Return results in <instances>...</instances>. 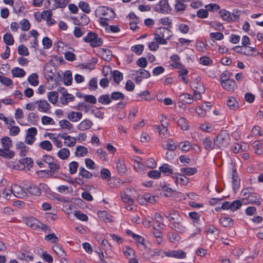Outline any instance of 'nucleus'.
Wrapping results in <instances>:
<instances>
[{
    "label": "nucleus",
    "mask_w": 263,
    "mask_h": 263,
    "mask_svg": "<svg viewBox=\"0 0 263 263\" xmlns=\"http://www.w3.org/2000/svg\"><path fill=\"white\" fill-rule=\"evenodd\" d=\"M122 201L128 205L126 206V209L128 211H132L133 210L134 200L128 195L123 193L121 195Z\"/></svg>",
    "instance_id": "nucleus-20"
},
{
    "label": "nucleus",
    "mask_w": 263,
    "mask_h": 263,
    "mask_svg": "<svg viewBox=\"0 0 263 263\" xmlns=\"http://www.w3.org/2000/svg\"><path fill=\"white\" fill-rule=\"evenodd\" d=\"M21 29L22 31H27L30 29L31 25L29 21L27 19H23L20 22Z\"/></svg>",
    "instance_id": "nucleus-47"
},
{
    "label": "nucleus",
    "mask_w": 263,
    "mask_h": 263,
    "mask_svg": "<svg viewBox=\"0 0 263 263\" xmlns=\"http://www.w3.org/2000/svg\"><path fill=\"white\" fill-rule=\"evenodd\" d=\"M37 109L39 112L49 114L50 112L51 105L46 100L42 99L36 100Z\"/></svg>",
    "instance_id": "nucleus-9"
},
{
    "label": "nucleus",
    "mask_w": 263,
    "mask_h": 263,
    "mask_svg": "<svg viewBox=\"0 0 263 263\" xmlns=\"http://www.w3.org/2000/svg\"><path fill=\"white\" fill-rule=\"evenodd\" d=\"M179 98L180 101L189 104H192L193 102V99L192 96L187 93L180 95L179 96Z\"/></svg>",
    "instance_id": "nucleus-38"
},
{
    "label": "nucleus",
    "mask_w": 263,
    "mask_h": 263,
    "mask_svg": "<svg viewBox=\"0 0 263 263\" xmlns=\"http://www.w3.org/2000/svg\"><path fill=\"white\" fill-rule=\"evenodd\" d=\"M79 164L76 161H72L69 164V171L70 174H75L78 170Z\"/></svg>",
    "instance_id": "nucleus-62"
},
{
    "label": "nucleus",
    "mask_w": 263,
    "mask_h": 263,
    "mask_svg": "<svg viewBox=\"0 0 263 263\" xmlns=\"http://www.w3.org/2000/svg\"><path fill=\"white\" fill-rule=\"evenodd\" d=\"M70 151L67 148H61L57 153V156L61 160H67L70 156Z\"/></svg>",
    "instance_id": "nucleus-25"
},
{
    "label": "nucleus",
    "mask_w": 263,
    "mask_h": 263,
    "mask_svg": "<svg viewBox=\"0 0 263 263\" xmlns=\"http://www.w3.org/2000/svg\"><path fill=\"white\" fill-rule=\"evenodd\" d=\"M26 190L31 195L40 196L41 194V188L33 184H30L26 187Z\"/></svg>",
    "instance_id": "nucleus-23"
},
{
    "label": "nucleus",
    "mask_w": 263,
    "mask_h": 263,
    "mask_svg": "<svg viewBox=\"0 0 263 263\" xmlns=\"http://www.w3.org/2000/svg\"><path fill=\"white\" fill-rule=\"evenodd\" d=\"M219 222L222 226L227 227L232 224V220L228 217H224L220 219Z\"/></svg>",
    "instance_id": "nucleus-55"
},
{
    "label": "nucleus",
    "mask_w": 263,
    "mask_h": 263,
    "mask_svg": "<svg viewBox=\"0 0 263 263\" xmlns=\"http://www.w3.org/2000/svg\"><path fill=\"white\" fill-rule=\"evenodd\" d=\"M161 146L165 149H167L170 151H174L177 148V146L175 142L171 139H168L167 141L166 145H164L163 143H161Z\"/></svg>",
    "instance_id": "nucleus-43"
},
{
    "label": "nucleus",
    "mask_w": 263,
    "mask_h": 263,
    "mask_svg": "<svg viewBox=\"0 0 263 263\" xmlns=\"http://www.w3.org/2000/svg\"><path fill=\"white\" fill-rule=\"evenodd\" d=\"M39 76L35 73H32L28 78V81L33 86H36L39 84Z\"/></svg>",
    "instance_id": "nucleus-36"
},
{
    "label": "nucleus",
    "mask_w": 263,
    "mask_h": 263,
    "mask_svg": "<svg viewBox=\"0 0 263 263\" xmlns=\"http://www.w3.org/2000/svg\"><path fill=\"white\" fill-rule=\"evenodd\" d=\"M11 73L13 77L22 78L25 76V71L20 68L15 67L11 70Z\"/></svg>",
    "instance_id": "nucleus-40"
},
{
    "label": "nucleus",
    "mask_w": 263,
    "mask_h": 263,
    "mask_svg": "<svg viewBox=\"0 0 263 263\" xmlns=\"http://www.w3.org/2000/svg\"><path fill=\"white\" fill-rule=\"evenodd\" d=\"M152 234L156 239V243L158 245L161 244L162 242L163 233L161 230L156 228L155 226H153Z\"/></svg>",
    "instance_id": "nucleus-21"
},
{
    "label": "nucleus",
    "mask_w": 263,
    "mask_h": 263,
    "mask_svg": "<svg viewBox=\"0 0 263 263\" xmlns=\"http://www.w3.org/2000/svg\"><path fill=\"white\" fill-rule=\"evenodd\" d=\"M180 171L182 173H184L187 176L193 175L197 171L195 167L181 168Z\"/></svg>",
    "instance_id": "nucleus-51"
},
{
    "label": "nucleus",
    "mask_w": 263,
    "mask_h": 263,
    "mask_svg": "<svg viewBox=\"0 0 263 263\" xmlns=\"http://www.w3.org/2000/svg\"><path fill=\"white\" fill-rule=\"evenodd\" d=\"M39 221L35 218L31 217L26 219V223L33 229H36L39 227Z\"/></svg>",
    "instance_id": "nucleus-30"
},
{
    "label": "nucleus",
    "mask_w": 263,
    "mask_h": 263,
    "mask_svg": "<svg viewBox=\"0 0 263 263\" xmlns=\"http://www.w3.org/2000/svg\"><path fill=\"white\" fill-rule=\"evenodd\" d=\"M95 13L97 17L105 18H113L115 16L112 9L106 6L98 7L96 10Z\"/></svg>",
    "instance_id": "nucleus-4"
},
{
    "label": "nucleus",
    "mask_w": 263,
    "mask_h": 263,
    "mask_svg": "<svg viewBox=\"0 0 263 263\" xmlns=\"http://www.w3.org/2000/svg\"><path fill=\"white\" fill-rule=\"evenodd\" d=\"M59 137L64 140V143L67 147H71L76 145V138L68 135L66 133L59 134Z\"/></svg>",
    "instance_id": "nucleus-12"
},
{
    "label": "nucleus",
    "mask_w": 263,
    "mask_h": 263,
    "mask_svg": "<svg viewBox=\"0 0 263 263\" xmlns=\"http://www.w3.org/2000/svg\"><path fill=\"white\" fill-rule=\"evenodd\" d=\"M127 233L131 234L132 237L136 241L137 245L139 247H145V245L144 243V238L143 237H142L140 235L135 234L129 230L127 231Z\"/></svg>",
    "instance_id": "nucleus-29"
},
{
    "label": "nucleus",
    "mask_w": 263,
    "mask_h": 263,
    "mask_svg": "<svg viewBox=\"0 0 263 263\" xmlns=\"http://www.w3.org/2000/svg\"><path fill=\"white\" fill-rule=\"evenodd\" d=\"M172 35V32L168 29L159 27L155 30L154 40L161 45H166L167 41L170 39Z\"/></svg>",
    "instance_id": "nucleus-2"
},
{
    "label": "nucleus",
    "mask_w": 263,
    "mask_h": 263,
    "mask_svg": "<svg viewBox=\"0 0 263 263\" xmlns=\"http://www.w3.org/2000/svg\"><path fill=\"white\" fill-rule=\"evenodd\" d=\"M12 193L16 197L24 198L27 196L26 192L18 185L14 184L11 186Z\"/></svg>",
    "instance_id": "nucleus-14"
},
{
    "label": "nucleus",
    "mask_w": 263,
    "mask_h": 263,
    "mask_svg": "<svg viewBox=\"0 0 263 263\" xmlns=\"http://www.w3.org/2000/svg\"><path fill=\"white\" fill-rule=\"evenodd\" d=\"M64 83L66 85H70L72 81V77L71 73L69 71H67L63 78Z\"/></svg>",
    "instance_id": "nucleus-58"
},
{
    "label": "nucleus",
    "mask_w": 263,
    "mask_h": 263,
    "mask_svg": "<svg viewBox=\"0 0 263 263\" xmlns=\"http://www.w3.org/2000/svg\"><path fill=\"white\" fill-rule=\"evenodd\" d=\"M129 18H133L135 22H129L130 28L133 31H136L138 28L137 26V23L139 21V18L134 13H129L128 14Z\"/></svg>",
    "instance_id": "nucleus-46"
},
{
    "label": "nucleus",
    "mask_w": 263,
    "mask_h": 263,
    "mask_svg": "<svg viewBox=\"0 0 263 263\" xmlns=\"http://www.w3.org/2000/svg\"><path fill=\"white\" fill-rule=\"evenodd\" d=\"M206 233L208 235L213 234L214 236H218L219 233V230L213 226H209L206 230Z\"/></svg>",
    "instance_id": "nucleus-60"
},
{
    "label": "nucleus",
    "mask_w": 263,
    "mask_h": 263,
    "mask_svg": "<svg viewBox=\"0 0 263 263\" xmlns=\"http://www.w3.org/2000/svg\"><path fill=\"white\" fill-rule=\"evenodd\" d=\"M240 197L244 204H254L259 205L262 202L261 196L257 193H253L251 188H245L242 190Z\"/></svg>",
    "instance_id": "nucleus-1"
},
{
    "label": "nucleus",
    "mask_w": 263,
    "mask_h": 263,
    "mask_svg": "<svg viewBox=\"0 0 263 263\" xmlns=\"http://www.w3.org/2000/svg\"><path fill=\"white\" fill-rule=\"evenodd\" d=\"M41 121L44 125H53L55 122L52 118L47 116H44L41 118Z\"/></svg>",
    "instance_id": "nucleus-61"
},
{
    "label": "nucleus",
    "mask_w": 263,
    "mask_h": 263,
    "mask_svg": "<svg viewBox=\"0 0 263 263\" xmlns=\"http://www.w3.org/2000/svg\"><path fill=\"white\" fill-rule=\"evenodd\" d=\"M85 33V29L83 27L76 26L74 28L73 34L76 37H80Z\"/></svg>",
    "instance_id": "nucleus-50"
},
{
    "label": "nucleus",
    "mask_w": 263,
    "mask_h": 263,
    "mask_svg": "<svg viewBox=\"0 0 263 263\" xmlns=\"http://www.w3.org/2000/svg\"><path fill=\"white\" fill-rule=\"evenodd\" d=\"M159 170L160 172L164 173L166 175L173 174L172 166L166 163L163 164L160 166Z\"/></svg>",
    "instance_id": "nucleus-34"
},
{
    "label": "nucleus",
    "mask_w": 263,
    "mask_h": 263,
    "mask_svg": "<svg viewBox=\"0 0 263 263\" xmlns=\"http://www.w3.org/2000/svg\"><path fill=\"white\" fill-rule=\"evenodd\" d=\"M227 105L228 107L232 110H235L238 108L239 104L237 102L236 100L232 97H229L227 102Z\"/></svg>",
    "instance_id": "nucleus-35"
},
{
    "label": "nucleus",
    "mask_w": 263,
    "mask_h": 263,
    "mask_svg": "<svg viewBox=\"0 0 263 263\" xmlns=\"http://www.w3.org/2000/svg\"><path fill=\"white\" fill-rule=\"evenodd\" d=\"M230 136L226 130L220 132L214 138V143L215 147L222 149L229 144Z\"/></svg>",
    "instance_id": "nucleus-3"
},
{
    "label": "nucleus",
    "mask_w": 263,
    "mask_h": 263,
    "mask_svg": "<svg viewBox=\"0 0 263 263\" xmlns=\"http://www.w3.org/2000/svg\"><path fill=\"white\" fill-rule=\"evenodd\" d=\"M162 254L167 257L183 259L186 257V253L181 250H168L166 251H162Z\"/></svg>",
    "instance_id": "nucleus-8"
},
{
    "label": "nucleus",
    "mask_w": 263,
    "mask_h": 263,
    "mask_svg": "<svg viewBox=\"0 0 263 263\" xmlns=\"http://www.w3.org/2000/svg\"><path fill=\"white\" fill-rule=\"evenodd\" d=\"M114 81L118 84L123 79V74L118 70H115L112 73Z\"/></svg>",
    "instance_id": "nucleus-63"
},
{
    "label": "nucleus",
    "mask_w": 263,
    "mask_h": 263,
    "mask_svg": "<svg viewBox=\"0 0 263 263\" xmlns=\"http://www.w3.org/2000/svg\"><path fill=\"white\" fill-rule=\"evenodd\" d=\"M84 41L90 43L92 47L100 46L103 44L102 39L96 33L90 32L83 38Z\"/></svg>",
    "instance_id": "nucleus-5"
},
{
    "label": "nucleus",
    "mask_w": 263,
    "mask_h": 263,
    "mask_svg": "<svg viewBox=\"0 0 263 263\" xmlns=\"http://www.w3.org/2000/svg\"><path fill=\"white\" fill-rule=\"evenodd\" d=\"M79 175L81 177L86 179H90L92 177V174L86 170L83 167H80L79 168Z\"/></svg>",
    "instance_id": "nucleus-45"
},
{
    "label": "nucleus",
    "mask_w": 263,
    "mask_h": 263,
    "mask_svg": "<svg viewBox=\"0 0 263 263\" xmlns=\"http://www.w3.org/2000/svg\"><path fill=\"white\" fill-rule=\"evenodd\" d=\"M49 137L55 146L58 148H62L63 143L60 139H59L60 137H59V134L57 136H55L54 134L51 133L49 134Z\"/></svg>",
    "instance_id": "nucleus-33"
},
{
    "label": "nucleus",
    "mask_w": 263,
    "mask_h": 263,
    "mask_svg": "<svg viewBox=\"0 0 263 263\" xmlns=\"http://www.w3.org/2000/svg\"><path fill=\"white\" fill-rule=\"evenodd\" d=\"M49 101L53 104H55L58 101V92L56 91H51L47 93Z\"/></svg>",
    "instance_id": "nucleus-32"
},
{
    "label": "nucleus",
    "mask_w": 263,
    "mask_h": 263,
    "mask_svg": "<svg viewBox=\"0 0 263 263\" xmlns=\"http://www.w3.org/2000/svg\"><path fill=\"white\" fill-rule=\"evenodd\" d=\"M153 10L159 13L167 14L171 12L172 8L167 0H161L154 6Z\"/></svg>",
    "instance_id": "nucleus-7"
},
{
    "label": "nucleus",
    "mask_w": 263,
    "mask_h": 263,
    "mask_svg": "<svg viewBox=\"0 0 263 263\" xmlns=\"http://www.w3.org/2000/svg\"><path fill=\"white\" fill-rule=\"evenodd\" d=\"M69 0H46L45 5L50 10H54L57 8H65Z\"/></svg>",
    "instance_id": "nucleus-6"
},
{
    "label": "nucleus",
    "mask_w": 263,
    "mask_h": 263,
    "mask_svg": "<svg viewBox=\"0 0 263 263\" xmlns=\"http://www.w3.org/2000/svg\"><path fill=\"white\" fill-rule=\"evenodd\" d=\"M79 7L84 12L89 13L91 11L90 7L88 4L83 1H81L79 3Z\"/></svg>",
    "instance_id": "nucleus-56"
},
{
    "label": "nucleus",
    "mask_w": 263,
    "mask_h": 263,
    "mask_svg": "<svg viewBox=\"0 0 263 263\" xmlns=\"http://www.w3.org/2000/svg\"><path fill=\"white\" fill-rule=\"evenodd\" d=\"M19 162L24 167H30L33 164V160L30 158H23L19 161Z\"/></svg>",
    "instance_id": "nucleus-54"
},
{
    "label": "nucleus",
    "mask_w": 263,
    "mask_h": 263,
    "mask_svg": "<svg viewBox=\"0 0 263 263\" xmlns=\"http://www.w3.org/2000/svg\"><path fill=\"white\" fill-rule=\"evenodd\" d=\"M92 125V122L89 119H87L82 121L77 125V128L80 131H84L90 129Z\"/></svg>",
    "instance_id": "nucleus-17"
},
{
    "label": "nucleus",
    "mask_w": 263,
    "mask_h": 263,
    "mask_svg": "<svg viewBox=\"0 0 263 263\" xmlns=\"http://www.w3.org/2000/svg\"><path fill=\"white\" fill-rule=\"evenodd\" d=\"M99 217L105 222H109L112 220V216L106 211H102L98 212Z\"/></svg>",
    "instance_id": "nucleus-28"
},
{
    "label": "nucleus",
    "mask_w": 263,
    "mask_h": 263,
    "mask_svg": "<svg viewBox=\"0 0 263 263\" xmlns=\"http://www.w3.org/2000/svg\"><path fill=\"white\" fill-rule=\"evenodd\" d=\"M168 123L167 122L161 123V125H156L155 128L158 130L159 135L162 139H165L170 135L167 127Z\"/></svg>",
    "instance_id": "nucleus-15"
},
{
    "label": "nucleus",
    "mask_w": 263,
    "mask_h": 263,
    "mask_svg": "<svg viewBox=\"0 0 263 263\" xmlns=\"http://www.w3.org/2000/svg\"><path fill=\"white\" fill-rule=\"evenodd\" d=\"M221 85L223 89L228 91H233L235 87V81L232 79L222 82Z\"/></svg>",
    "instance_id": "nucleus-24"
},
{
    "label": "nucleus",
    "mask_w": 263,
    "mask_h": 263,
    "mask_svg": "<svg viewBox=\"0 0 263 263\" xmlns=\"http://www.w3.org/2000/svg\"><path fill=\"white\" fill-rule=\"evenodd\" d=\"M4 42L7 45H12L14 43V39L10 33H6L3 36Z\"/></svg>",
    "instance_id": "nucleus-57"
},
{
    "label": "nucleus",
    "mask_w": 263,
    "mask_h": 263,
    "mask_svg": "<svg viewBox=\"0 0 263 263\" xmlns=\"http://www.w3.org/2000/svg\"><path fill=\"white\" fill-rule=\"evenodd\" d=\"M171 228L179 233H184L186 230V228L183 223V220L180 221L178 223L173 224V226H171Z\"/></svg>",
    "instance_id": "nucleus-26"
},
{
    "label": "nucleus",
    "mask_w": 263,
    "mask_h": 263,
    "mask_svg": "<svg viewBox=\"0 0 263 263\" xmlns=\"http://www.w3.org/2000/svg\"><path fill=\"white\" fill-rule=\"evenodd\" d=\"M156 255H161V256L164 257V255L162 254V250L155 249L149 250L143 253V257L146 260L153 261L154 260V257Z\"/></svg>",
    "instance_id": "nucleus-11"
},
{
    "label": "nucleus",
    "mask_w": 263,
    "mask_h": 263,
    "mask_svg": "<svg viewBox=\"0 0 263 263\" xmlns=\"http://www.w3.org/2000/svg\"><path fill=\"white\" fill-rule=\"evenodd\" d=\"M82 118V114L79 111H71L67 115V118L72 122H77Z\"/></svg>",
    "instance_id": "nucleus-18"
},
{
    "label": "nucleus",
    "mask_w": 263,
    "mask_h": 263,
    "mask_svg": "<svg viewBox=\"0 0 263 263\" xmlns=\"http://www.w3.org/2000/svg\"><path fill=\"white\" fill-rule=\"evenodd\" d=\"M232 183L233 190H235L239 187V179L237 176V173L235 169H233Z\"/></svg>",
    "instance_id": "nucleus-37"
},
{
    "label": "nucleus",
    "mask_w": 263,
    "mask_h": 263,
    "mask_svg": "<svg viewBox=\"0 0 263 263\" xmlns=\"http://www.w3.org/2000/svg\"><path fill=\"white\" fill-rule=\"evenodd\" d=\"M220 16L221 18L224 21H226L228 22H231L232 19L230 16V12L224 10L222 9L219 11V12Z\"/></svg>",
    "instance_id": "nucleus-48"
},
{
    "label": "nucleus",
    "mask_w": 263,
    "mask_h": 263,
    "mask_svg": "<svg viewBox=\"0 0 263 263\" xmlns=\"http://www.w3.org/2000/svg\"><path fill=\"white\" fill-rule=\"evenodd\" d=\"M164 216L170 221L171 226H173L180 221H183L182 217L176 211H173L172 213L170 212L166 213Z\"/></svg>",
    "instance_id": "nucleus-10"
},
{
    "label": "nucleus",
    "mask_w": 263,
    "mask_h": 263,
    "mask_svg": "<svg viewBox=\"0 0 263 263\" xmlns=\"http://www.w3.org/2000/svg\"><path fill=\"white\" fill-rule=\"evenodd\" d=\"M177 124L180 128L183 130H187L189 128V124L187 120L181 117L178 120Z\"/></svg>",
    "instance_id": "nucleus-53"
},
{
    "label": "nucleus",
    "mask_w": 263,
    "mask_h": 263,
    "mask_svg": "<svg viewBox=\"0 0 263 263\" xmlns=\"http://www.w3.org/2000/svg\"><path fill=\"white\" fill-rule=\"evenodd\" d=\"M191 86L194 91H198L199 92H204L205 91L203 84L201 82L200 78L198 77L194 79L191 82Z\"/></svg>",
    "instance_id": "nucleus-13"
},
{
    "label": "nucleus",
    "mask_w": 263,
    "mask_h": 263,
    "mask_svg": "<svg viewBox=\"0 0 263 263\" xmlns=\"http://www.w3.org/2000/svg\"><path fill=\"white\" fill-rule=\"evenodd\" d=\"M202 143L204 148L208 151H211L215 146L214 143H213L211 139L209 137H206L203 139Z\"/></svg>",
    "instance_id": "nucleus-41"
},
{
    "label": "nucleus",
    "mask_w": 263,
    "mask_h": 263,
    "mask_svg": "<svg viewBox=\"0 0 263 263\" xmlns=\"http://www.w3.org/2000/svg\"><path fill=\"white\" fill-rule=\"evenodd\" d=\"M74 97L71 94H69L64 91L63 92L62 96L60 97V102L63 105H66L68 102L73 101L74 100Z\"/></svg>",
    "instance_id": "nucleus-19"
},
{
    "label": "nucleus",
    "mask_w": 263,
    "mask_h": 263,
    "mask_svg": "<svg viewBox=\"0 0 263 263\" xmlns=\"http://www.w3.org/2000/svg\"><path fill=\"white\" fill-rule=\"evenodd\" d=\"M154 218L156 222L157 223V227L160 229H164L165 225L163 223V218L158 213H156L154 215Z\"/></svg>",
    "instance_id": "nucleus-39"
},
{
    "label": "nucleus",
    "mask_w": 263,
    "mask_h": 263,
    "mask_svg": "<svg viewBox=\"0 0 263 263\" xmlns=\"http://www.w3.org/2000/svg\"><path fill=\"white\" fill-rule=\"evenodd\" d=\"M14 155L12 151H9L8 148L0 149V156L6 158H11Z\"/></svg>",
    "instance_id": "nucleus-42"
},
{
    "label": "nucleus",
    "mask_w": 263,
    "mask_h": 263,
    "mask_svg": "<svg viewBox=\"0 0 263 263\" xmlns=\"http://www.w3.org/2000/svg\"><path fill=\"white\" fill-rule=\"evenodd\" d=\"M87 153V148L84 146L80 145L76 147L74 155L76 157H82L85 156Z\"/></svg>",
    "instance_id": "nucleus-27"
},
{
    "label": "nucleus",
    "mask_w": 263,
    "mask_h": 263,
    "mask_svg": "<svg viewBox=\"0 0 263 263\" xmlns=\"http://www.w3.org/2000/svg\"><path fill=\"white\" fill-rule=\"evenodd\" d=\"M144 49V46L142 44L136 45L131 47V50L137 55L142 54Z\"/></svg>",
    "instance_id": "nucleus-52"
},
{
    "label": "nucleus",
    "mask_w": 263,
    "mask_h": 263,
    "mask_svg": "<svg viewBox=\"0 0 263 263\" xmlns=\"http://www.w3.org/2000/svg\"><path fill=\"white\" fill-rule=\"evenodd\" d=\"M16 147L19 152L20 155L25 156L29 151V147L27 146L23 142H20L16 145Z\"/></svg>",
    "instance_id": "nucleus-22"
},
{
    "label": "nucleus",
    "mask_w": 263,
    "mask_h": 263,
    "mask_svg": "<svg viewBox=\"0 0 263 263\" xmlns=\"http://www.w3.org/2000/svg\"><path fill=\"white\" fill-rule=\"evenodd\" d=\"M179 147L184 152H187L191 148V144L188 141L181 142L179 144Z\"/></svg>",
    "instance_id": "nucleus-64"
},
{
    "label": "nucleus",
    "mask_w": 263,
    "mask_h": 263,
    "mask_svg": "<svg viewBox=\"0 0 263 263\" xmlns=\"http://www.w3.org/2000/svg\"><path fill=\"white\" fill-rule=\"evenodd\" d=\"M3 148L9 149L11 146V140L8 137H5L1 140Z\"/></svg>",
    "instance_id": "nucleus-59"
},
{
    "label": "nucleus",
    "mask_w": 263,
    "mask_h": 263,
    "mask_svg": "<svg viewBox=\"0 0 263 263\" xmlns=\"http://www.w3.org/2000/svg\"><path fill=\"white\" fill-rule=\"evenodd\" d=\"M59 126L62 129L67 131H70L73 128V125L67 120L60 121Z\"/></svg>",
    "instance_id": "nucleus-31"
},
{
    "label": "nucleus",
    "mask_w": 263,
    "mask_h": 263,
    "mask_svg": "<svg viewBox=\"0 0 263 263\" xmlns=\"http://www.w3.org/2000/svg\"><path fill=\"white\" fill-rule=\"evenodd\" d=\"M98 101L102 104L106 105L111 101V99L108 95H102L98 98Z\"/></svg>",
    "instance_id": "nucleus-49"
},
{
    "label": "nucleus",
    "mask_w": 263,
    "mask_h": 263,
    "mask_svg": "<svg viewBox=\"0 0 263 263\" xmlns=\"http://www.w3.org/2000/svg\"><path fill=\"white\" fill-rule=\"evenodd\" d=\"M39 146L42 149L48 152L51 151L52 149V145L48 140H44L41 142L39 144Z\"/></svg>",
    "instance_id": "nucleus-44"
},
{
    "label": "nucleus",
    "mask_w": 263,
    "mask_h": 263,
    "mask_svg": "<svg viewBox=\"0 0 263 263\" xmlns=\"http://www.w3.org/2000/svg\"><path fill=\"white\" fill-rule=\"evenodd\" d=\"M115 164L116 165V169L119 174L123 175L126 173L127 167L123 160L120 158L116 159L115 160Z\"/></svg>",
    "instance_id": "nucleus-16"
}]
</instances>
